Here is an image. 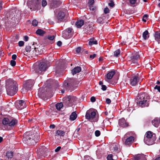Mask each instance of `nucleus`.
I'll return each mask as SVG.
<instances>
[{"mask_svg": "<svg viewBox=\"0 0 160 160\" xmlns=\"http://www.w3.org/2000/svg\"><path fill=\"white\" fill-rule=\"evenodd\" d=\"M39 139V137L37 134L33 132H28L24 134L22 140L25 143L32 145L36 143Z\"/></svg>", "mask_w": 160, "mask_h": 160, "instance_id": "obj_1", "label": "nucleus"}, {"mask_svg": "<svg viewBox=\"0 0 160 160\" xmlns=\"http://www.w3.org/2000/svg\"><path fill=\"white\" fill-rule=\"evenodd\" d=\"M16 82L12 79L7 80L6 82V88L8 95L12 96L15 94L18 90Z\"/></svg>", "mask_w": 160, "mask_h": 160, "instance_id": "obj_2", "label": "nucleus"}, {"mask_svg": "<svg viewBox=\"0 0 160 160\" xmlns=\"http://www.w3.org/2000/svg\"><path fill=\"white\" fill-rule=\"evenodd\" d=\"M156 140V134L150 131L147 132L144 136V141L148 145H151L154 143Z\"/></svg>", "mask_w": 160, "mask_h": 160, "instance_id": "obj_3", "label": "nucleus"}, {"mask_svg": "<svg viewBox=\"0 0 160 160\" xmlns=\"http://www.w3.org/2000/svg\"><path fill=\"white\" fill-rule=\"evenodd\" d=\"M48 67L45 62H41L39 64H34L31 69L32 71H34L36 73H41L42 72L44 71Z\"/></svg>", "mask_w": 160, "mask_h": 160, "instance_id": "obj_4", "label": "nucleus"}, {"mask_svg": "<svg viewBox=\"0 0 160 160\" xmlns=\"http://www.w3.org/2000/svg\"><path fill=\"white\" fill-rule=\"evenodd\" d=\"M38 46L36 43H33L32 46L27 45L26 46L25 50L26 52L29 53V55L32 57L37 55L38 52L37 51Z\"/></svg>", "mask_w": 160, "mask_h": 160, "instance_id": "obj_5", "label": "nucleus"}, {"mask_svg": "<svg viewBox=\"0 0 160 160\" xmlns=\"http://www.w3.org/2000/svg\"><path fill=\"white\" fill-rule=\"evenodd\" d=\"M28 8L31 10L35 11L40 9V2L39 0H29L27 2Z\"/></svg>", "mask_w": 160, "mask_h": 160, "instance_id": "obj_6", "label": "nucleus"}, {"mask_svg": "<svg viewBox=\"0 0 160 160\" xmlns=\"http://www.w3.org/2000/svg\"><path fill=\"white\" fill-rule=\"evenodd\" d=\"M77 98L73 96H69L63 99V103L68 106H71L75 103Z\"/></svg>", "mask_w": 160, "mask_h": 160, "instance_id": "obj_7", "label": "nucleus"}, {"mask_svg": "<svg viewBox=\"0 0 160 160\" xmlns=\"http://www.w3.org/2000/svg\"><path fill=\"white\" fill-rule=\"evenodd\" d=\"M96 113L95 111H91L88 110L86 112L85 118L92 122H96L98 121V118L96 117Z\"/></svg>", "mask_w": 160, "mask_h": 160, "instance_id": "obj_8", "label": "nucleus"}, {"mask_svg": "<svg viewBox=\"0 0 160 160\" xmlns=\"http://www.w3.org/2000/svg\"><path fill=\"white\" fill-rule=\"evenodd\" d=\"M15 104L16 108L18 109L21 110L26 107L25 101L23 100L17 101Z\"/></svg>", "mask_w": 160, "mask_h": 160, "instance_id": "obj_9", "label": "nucleus"}, {"mask_svg": "<svg viewBox=\"0 0 160 160\" xmlns=\"http://www.w3.org/2000/svg\"><path fill=\"white\" fill-rule=\"evenodd\" d=\"M33 80H30L27 81L26 83L24 85V87L26 90H28L32 87L34 83Z\"/></svg>", "mask_w": 160, "mask_h": 160, "instance_id": "obj_10", "label": "nucleus"}, {"mask_svg": "<svg viewBox=\"0 0 160 160\" xmlns=\"http://www.w3.org/2000/svg\"><path fill=\"white\" fill-rule=\"evenodd\" d=\"M51 8H54L58 7L60 4L59 0H49Z\"/></svg>", "mask_w": 160, "mask_h": 160, "instance_id": "obj_11", "label": "nucleus"}, {"mask_svg": "<svg viewBox=\"0 0 160 160\" xmlns=\"http://www.w3.org/2000/svg\"><path fill=\"white\" fill-rule=\"evenodd\" d=\"M139 56L138 54H135L130 58L128 59L131 61L133 63H137L138 59L139 58Z\"/></svg>", "mask_w": 160, "mask_h": 160, "instance_id": "obj_12", "label": "nucleus"}, {"mask_svg": "<svg viewBox=\"0 0 160 160\" xmlns=\"http://www.w3.org/2000/svg\"><path fill=\"white\" fill-rule=\"evenodd\" d=\"M118 124L122 128H125L128 126V124L126 122L124 118H122L119 120Z\"/></svg>", "mask_w": 160, "mask_h": 160, "instance_id": "obj_13", "label": "nucleus"}, {"mask_svg": "<svg viewBox=\"0 0 160 160\" xmlns=\"http://www.w3.org/2000/svg\"><path fill=\"white\" fill-rule=\"evenodd\" d=\"M143 100L142 101L141 100L139 102V105L142 107H148L149 105L148 101L147 100H145L144 98H143Z\"/></svg>", "mask_w": 160, "mask_h": 160, "instance_id": "obj_14", "label": "nucleus"}, {"mask_svg": "<svg viewBox=\"0 0 160 160\" xmlns=\"http://www.w3.org/2000/svg\"><path fill=\"white\" fill-rule=\"evenodd\" d=\"M110 147V149L112 151L116 152L118 150V145L117 143H113Z\"/></svg>", "mask_w": 160, "mask_h": 160, "instance_id": "obj_15", "label": "nucleus"}, {"mask_svg": "<svg viewBox=\"0 0 160 160\" xmlns=\"http://www.w3.org/2000/svg\"><path fill=\"white\" fill-rule=\"evenodd\" d=\"M115 73V72L114 71H112L108 72L106 75V79H105L106 81L108 82V80L111 79Z\"/></svg>", "mask_w": 160, "mask_h": 160, "instance_id": "obj_16", "label": "nucleus"}, {"mask_svg": "<svg viewBox=\"0 0 160 160\" xmlns=\"http://www.w3.org/2000/svg\"><path fill=\"white\" fill-rule=\"evenodd\" d=\"M143 155L138 154L134 156L133 160H146Z\"/></svg>", "mask_w": 160, "mask_h": 160, "instance_id": "obj_17", "label": "nucleus"}, {"mask_svg": "<svg viewBox=\"0 0 160 160\" xmlns=\"http://www.w3.org/2000/svg\"><path fill=\"white\" fill-rule=\"evenodd\" d=\"M139 81V78L137 76H135L131 80L130 84L132 86H135Z\"/></svg>", "mask_w": 160, "mask_h": 160, "instance_id": "obj_18", "label": "nucleus"}, {"mask_svg": "<svg viewBox=\"0 0 160 160\" xmlns=\"http://www.w3.org/2000/svg\"><path fill=\"white\" fill-rule=\"evenodd\" d=\"M81 71V67L78 66L74 68L72 70V75H74L77 73L80 72Z\"/></svg>", "mask_w": 160, "mask_h": 160, "instance_id": "obj_19", "label": "nucleus"}, {"mask_svg": "<svg viewBox=\"0 0 160 160\" xmlns=\"http://www.w3.org/2000/svg\"><path fill=\"white\" fill-rule=\"evenodd\" d=\"M154 37L155 40L158 42V43H159L160 42V31H157L155 32Z\"/></svg>", "mask_w": 160, "mask_h": 160, "instance_id": "obj_20", "label": "nucleus"}, {"mask_svg": "<svg viewBox=\"0 0 160 160\" xmlns=\"http://www.w3.org/2000/svg\"><path fill=\"white\" fill-rule=\"evenodd\" d=\"M134 140V137H130L126 139L125 144L126 145H128L132 143L133 142Z\"/></svg>", "mask_w": 160, "mask_h": 160, "instance_id": "obj_21", "label": "nucleus"}, {"mask_svg": "<svg viewBox=\"0 0 160 160\" xmlns=\"http://www.w3.org/2000/svg\"><path fill=\"white\" fill-rule=\"evenodd\" d=\"M62 36L63 38L66 39L71 37V34H68L67 30H64L62 32Z\"/></svg>", "mask_w": 160, "mask_h": 160, "instance_id": "obj_22", "label": "nucleus"}, {"mask_svg": "<svg viewBox=\"0 0 160 160\" xmlns=\"http://www.w3.org/2000/svg\"><path fill=\"white\" fill-rule=\"evenodd\" d=\"M84 21H77L75 22V25L78 28H80L83 25Z\"/></svg>", "mask_w": 160, "mask_h": 160, "instance_id": "obj_23", "label": "nucleus"}, {"mask_svg": "<svg viewBox=\"0 0 160 160\" xmlns=\"http://www.w3.org/2000/svg\"><path fill=\"white\" fill-rule=\"evenodd\" d=\"M18 122V121L15 119H12L11 121L9 120V126H13L16 125Z\"/></svg>", "mask_w": 160, "mask_h": 160, "instance_id": "obj_24", "label": "nucleus"}, {"mask_svg": "<svg viewBox=\"0 0 160 160\" xmlns=\"http://www.w3.org/2000/svg\"><path fill=\"white\" fill-rule=\"evenodd\" d=\"M36 33L40 36H42L46 32L40 29H38L36 31Z\"/></svg>", "mask_w": 160, "mask_h": 160, "instance_id": "obj_25", "label": "nucleus"}, {"mask_svg": "<svg viewBox=\"0 0 160 160\" xmlns=\"http://www.w3.org/2000/svg\"><path fill=\"white\" fill-rule=\"evenodd\" d=\"M65 133V132L61 130H57L56 133V135L59 136H64Z\"/></svg>", "mask_w": 160, "mask_h": 160, "instance_id": "obj_26", "label": "nucleus"}, {"mask_svg": "<svg viewBox=\"0 0 160 160\" xmlns=\"http://www.w3.org/2000/svg\"><path fill=\"white\" fill-rule=\"evenodd\" d=\"M97 41L93 38L90 39L88 43L89 45L90 46L94 44H97Z\"/></svg>", "mask_w": 160, "mask_h": 160, "instance_id": "obj_27", "label": "nucleus"}, {"mask_svg": "<svg viewBox=\"0 0 160 160\" xmlns=\"http://www.w3.org/2000/svg\"><path fill=\"white\" fill-rule=\"evenodd\" d=\"M65 16L64 13L63 12H58V15L57 16V18L58 20L59 19H62Z\"/></svg>", "mask_w": 160, "mask_h": 160, "instance_id": "obj_28", "label": "nucleus"}, {"mask_svg": "<svg viewBox=\"0 0 160 160\" xmlns=\"http://www.w3.org/2000/svg\"><path fill=\"white\" fill-rule=\"evenodd\" d=\"M142 37L144 40H146L149 38L148 32L147 30H146L143 33Z\"/></svg>", "mask_w": 160, "mask_h": 160, "instance_id": "obj_29", "label": "nucleus"}, {"mask_svg": "<svg viewBox=\"0 0 160 160\" xmlns=\"http://www.w3.org/2000/svg\"><path fill=\"white\" fill-rule=\"evenodd\" d=\"M77 117V115L75 112H73L70 116V119L71 121L75 120Z\"/></svg>", "mask_w": 160, "mask_h": 160, "instance_id": "obj_30", "label": "nucleus"}, {"mask_svg": "<svg viewBox=\"0 0 160 160\" xmlns=\"http://www.w3.org/2000/svg\"><path fill=\"white\" fill-rule=\"evenodd\" d=\"M31 23L32 26L35 27L38 25V21H32V22H31V21H28L27 24H29Z\"/></svg>", "mask_w": 160, "mask_h": 160, "instance_id": "obj_31", "label": "nucleus"}, {"mask_svg": "<svg viewBox=\"0 0 160 160\" xmlns=\"http://www.w3.org/2000/svg\"><path fill=\"white\" fill-rule=\"evenodd\" d=\"M13 155V152H8L6 154V157L8 159H11Z\"/></svg>", "mask_w": 160, "mask_h": 160, "instance_id": "obj_32", "label": "nucleus"}, {"mask_svg": "<svg viewBox=\"0 0 160 160\" xmlns=\"http://www.w3.org/2000/svg\"><path fill=\"white\" fill-rule=\"evenodd\" d=\"M9 122V120L8 118H4L3 119L2 123L4 125H8Z\"/></svg>", "mask_w": 160, "mask_h": 160, "instance_id": "obj_33", "label": "nucleus"}, {"mask_svg": "<svg viewBox=\"0 0 160 160\" xmlns=\"http://www.w3.org/2000/svg\"><path fill=\"white\" fill-rule=\"evenodd\" d=\"M62 107L63 104L62 102L57 103L56 105V108L59 110H60Z\"/></svg>", "mask_w": 160, "mask_h": 160, "instance_id": "obj_34", "label": "nucleus"}, {"mask_svg": "<svg viewBox=\"0 0 160 160\" xmlns=\"http://www.w3.org/2000/svg\"><path fill=\"white\" fill-rule=\"evenodd\" d=\"M152 124L153 125L156 127H157L158 126V120L156 118L153 120L152 121Z\"/></svg>", "mask_w": 160, "mask_h": 160, "instance_id": "obj_35", "label": "nucleus"}, {"mask_svg": "<svg viewBox=\"0 0 160 160\" xmlns=\"http://www.w3.org/2000/svg\"><path fill=\"white\" fill-rule=\"evenodd\" d=\"M129 2L132 5L136 4L139 2V0H129Z\"/></svg>", "mask_w": 160, "mask_h": 160, "instance_id": "obj_36", "label": "nucleus"}, {"mask_svg": "<svg viewBox=\"0 0 160 160\" xmlns=\"http://www.w3.org/2000/svg\"><path fill=\"white\" fill-rule=\"evenodd\" d=\"M120 50L119 49H118L116 50L114 52V55L115 57H118L120 54Z\"/></svg>", "mask_w": 160, "mask_h": 160, "instance_id": "obj_37", "label": "nucleus"}, {"mask_svg": "<svg viewBox=\"0 0 160 160\" xmlns=\"http://www.w3.org/2000/svg\"><path fill=\"white\" fill-rule=\"evenodd\" d=\"M66 30L68 34H71L73 32V29L71 28H68Z\"/></svg>", "mask_w": 160, "mask_h": 160, "instance_id": "obj_38", "label": "nucleus"}, {"mask_svg": "<svg viewBox=\"0 0 160 160\" xmlns=\"http://www.w3.org/2000/svg\"><path fill=\"white\" fill-rule=\"evenodd\" d=\"M108 5L110 7H112L114 6V4L112 0H111L108 3Z\"/></svg>", "mask_w": 160, "mask_h": 160, "instance_id": "obj_39", "label": "nucleus"}, {"mask_svg": "<svg viewBox=\"0 0 160 160\" xmlns=\"http://www.w3.org/2000/svg\"><path fill=\"white\" fill-rule=\"evenodd\" d=\"M108 160H113L112 158V154H109L108 155L107 157Z\"/></svg>", "mask_w": 160, "mask_h": 160, "instance_id": "obj_40", "label": "nucleus"}, {"mask_svg": "<svg viewBox=\"0 0 160 160\" xmlns=\"http://www.w3.org/2000/svg\"><path fill=\"white\" fill-rule=\"evenodd\" d=\"M47 5V2L46 0H42V6L45 7Z\"/></svg>", "mask_w": 160, "mask_h": 160, "instance_id": "obj_41", "label": "nucleus"}, {"mask_svg": "<svg viewBox=\"0 0 160 160\" xmlns=\"http://www.w3.org/2000/svg\"><path fill=\"white\" fill-rule=\"evenodd\" d=\"M95 134L96 137H98L100 135V132L99 130H96L95 132Z\"/></svg>", "mask_w": 160, "mask_h": 160, "instance_id": "obj_42", "label": "nucleus"}, {"mask_svg": "<svg viewBox=\"0 0 160 160\" xmlns=\"http://www.w3.org/2000/svg\"><path fill=\"white\" fill-rule=\"evenodd\" d=\"M48 38L50 40H52L54 38V36H48Z\"/></svg>", "mask_w": 160, "mask_h": 160, "instance_id": "obj_43", "label": "nucleus"}, {"mask_svg": "<svg viewBox=\"0 0 160 160\" xmlns=\"http://www.w3.org/2000/svg\"><path fill=\"white\" fill-rule=\"evenodd\" d=\"M10 63H11V65L13 67L16 64V62L15 61L13 60H12L11 61Z\"/></svg>", "mask_w": 160, "mask_h": 160, "instance_id": "obj_44", "label": "nucleus"}, {"mask_svg": "<svg viewBox=\"0 0 160 160\" xmlns=\"http://www.w3.org/2000/svg\"><path fill=\"white\" fill-rule=\"evenodd\" d=\"M94 0H89L88 2V4L90 5H92L94 3Z\"/></svg>", "mask_w": 160, "mask_h": 160, "instance_id": "obj_45", "label": "nucleus"}, {"mask_svg": "<svg viewBox=\"0 0 160 160\" xmlns=\"http://www.w3.org/2000/svg\"><path fill=\"white\" fill-rule=\"evenodd\" d=\"M24 44V42L22 41H20L19 42H18V45L20 47H22V46Z\"/></svg>", "mask_w": 160, "mask_h": 160, "instance_id": "obj_46", "label": "nucleus"}, {"mask_svg": "<svg viewBox=\"0 0 160 160\" xmlns=\"http://www.w3.org/2000/svg\"><path fill=\"white\" fill-rule=\"evenodd\" d=\"M109 12V9L108 8H106L104 9V12L105 13H108Z\"/></svg>", "mask_w": 160, "mask_h": 160, "instance_id": "obj_47", "label": "nucleus"}, {"mask_svg": "<svg viewBox=\"0 0 160 160\" xmlns=\"http://www.w3.org/2000/svg\"><path fill=\"white\" fill-rule=\"evenodd\" d=\"M14 16L15 17V15H14ZM15 18H14V17L13 16V15H12V13H11L10 15L9 16V19H11L12 20H14L15 19Z\"/></svg>", "mask_w": 160, "mask_h": 160, "instance_id": "obj_48", "label": "nucleus"}, {"mask_svg": "<svg viewBox=\"0 0 160 160\" xmlns=\"http://www.w3.org/2000/svg\"><path fill=\"white\" fill-rule=\"evenodd\" d=\"M148 15L147 14H145L143 16L142 20H146V19H148Z\"/></svg>", "mask_w": 160, "mask_h": 160, "instance_id": "obj_49", "label": "nucleus"}, {"mask_svg": "<svg viewBox=\"0 0 160 160\" xmlns=\"http://www.w3.org/2000/svg\"><path fill=\"white\" fill-rule=\"evenodd\" d=\"M154 89H157L158 90L159 92H160V86H158L157 85H156L155 87L154 88Z\"/></svg>", "mask_w": 160, "mask_h": 160, "instance_id": "obj_50", "label": "nucleus"}, {"mask_svg": "<svg viewBox=\"0 0 160 160\" xmlns=\"http://www.w3.org/2000/svg\"><path fill=\"white\" fill-rule=\"evenodd\" d=\"M107 89V87L106 86L103 85H102V89L103 91H105Z\"/></svg>", "mask_w": 160, "mask_h": 160, "instance_id": "obj_51", "label": "nucleus"}, {"mask_svg": "<svg viewBox=\"0 0 160 160\" xmlns=\"http://www.w3.org/2000/svg\"><path fill=\"white\" fill-rule=\"evenodd\" d=\"M90 100L91 102H94L96 101V99L95 97H91Z\"/></svg>", "mask_w": 160, "mask_h": 160, "instance_id": "obj_52", "label": "nucleus"}, {"mask_svg": "<svg viewBox=\"0 0 160 160\" xmlns=\"http://www.w3.org/2000/svg\"><path fill=\"white\" fill-rule=\"evenodd\" d=\"M61 147L60 146L58 147L55 150V152H58L61 149Z\"/></svg>", "mask_w": 160, "mask_h": 160, "instance_id": "obj_53", "label": "nucleus"}, {"mask_svg": "<svg viewBox=\"0 0 160 160\" xmlns=\"http://www.w3.org/2000/svg\"><path fill=\"white\" fill-rule=\"evenodd\" d=\"M106 102L107 104H109L111 103V100L109 98H107L106 100Z\"/></svg>", "mask_w": 160, "mask_h": 160, "instance_id": "obj_54", "label": "nucleus"}, {"mask_svg": "<svg viewBox=\"0 0 160 160\" xmlns=\"http://www.w3.org/2000/svg\"><path fill=\"white\" fill-rule=\"evenodd\" d=\"M81 48L80 47H78L76 49V51L78 53L80 52Z\"/></svg>", "mask_w": 160, "mask_h": 160, "instance_id": "obj_55", "label": "nucleus"}, {"mask_svg": "<svg viewBox=\"0 0 160 160\" xmlns=\"http://www.w3.org/2000/svg\"><path fill=\"white\" fill-rule=\"evenodd\" d=\"M57 44L58 46L60 47L61 46L62 44V42L61 41H58L57 42Z\"/></svg>", "mask_w": 160, "mask_h": 160, "instance_id": "obj_56", "label": "nucleus"}, {"mask_svg": "<svg viewBox=\"0 0 160 160\" xmlns=\"http://www.w3.org/2000/svg\"><path fill=\"white\" fill-rule=\"evenodd\" d=\"M16 58H17V56L16 54H13L12 56V59H13V60H15Z\"/></svg>", "mask_w": 160, "mask_h": 160, "instance_id": "obj_57", "label": "nucleus"}, {"mask_svg": "<svg viewBox=\"0 0 160 160\" xmlns=\"http://www.w3.org/2000/svg\"><path fill=\"white\" fill-rule=\"evenodd\" d=\"M48 23L50 24H54L55 23L53 21H48Z\"/></svg>", "mask_w": 160, "mask_h": 160, "instance_id": "obj_58", "label": "nucleus"}, {"mask_svg": "<svg viewBox=\"0 0 160 160\" xmlns=\"http://www.w3.org/2000/svg\"><path fill=\"white\" fill-rule=\"evenodd\" d=\"M96 56L95 54H94L92 55H91L90 56V58H94Z\"/></svg>", "mask_w": 160, "mask_h": 160, "instance_id": "obj_59", "label": "nucleus"}, {"mask_svg": "<svg viewBox=\"0 0 160 160\" xmlns=\"http://www.w3.org/2000/svg\"><path fill=\"white\" fill-rule=\"evenodd\" d=\"M28 36H25L24 37V40L25 41H27L28 40Z\"/></svg>", "mask_w": 160, "mask_h": 160, "instance_id": "obj_60", "label": "nucleus"}, {"mask_svg": "<svg viewBox=\"0 0 160 160\" xmlns=\"http://www.w3.org/2000/svg\"><path fill=\"white\" fill-rule=\"evenodd\" d=\"M49 127L51 128H55V125L54 124L51 125Z\"/></svg>", "mask_w": 160, "mask_h": 160, "instance_id": "obj_61", "label": "nucleus"}, {"mask_svg": "<svg viewBox=\"0 0 160 160\" xmlns=\"http://www.w3.org/2000/svg\"><path fill=\"white\" fill-rule=\"evenodd\" d=\"M98 23L102 24L104 23L103 21H97Z\"/></svg>", "mask_w": 160, "mask_h": 160, "instance_id": "obj_62", "label": "nucleus"}, {"mask_svg": "<svg viewBox=\"0 0 160 160\" xmlns=\"http://www.w3.org/2000/svg\"><path fill=\"white\" fill-rule=\"evenodd\" d=\"M2 3L1 2H0V10L2 9Z\"/></svg>", "mask_w": 160, "mask_h": 160, "instance_id": "obj_63", "label": "nucleus"}, {"mask_svg": "<svg viewBox=\"0 0 160 160\" xmlns=\"http://www.w3.org/2000/svg\"><path fill=\"white\" fill-rule=\"evenodd\" d=\"M154 160H160V157H159L158 158H156Z\"/></svg>", "mask_w": 160, "mask_h": 160, "instance_id": "obj_64", "label": "nucleus"}]
</instances>
